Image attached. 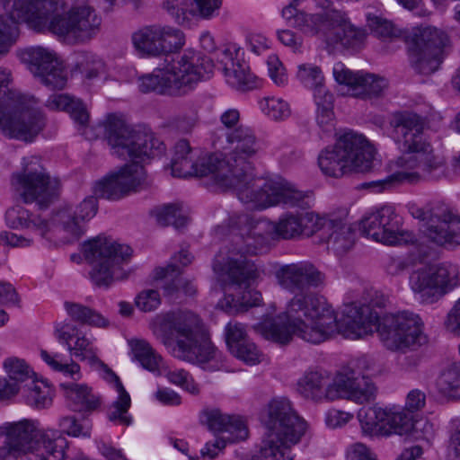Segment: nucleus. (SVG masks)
I'll list each match as a JSON object with an SVG mask.
<instances>
[{
	"mask_svg": "<svg viewBox=\"0 0 460 460\" xmlns=\"http://www.w3.org/2000/svg\"><path fill=\"white\" fill-rule=\"evenodd\" d=\"M278 285L293 297L285 311L276 318L266 317L256 329L267 340L279 344L290 342L293 336L319 344L336 334L359 339L375 331L390 350H415L428 342L420 317L409 311L385 314L382 318L375 308H382L385 298L376 290L367 291L365 302L345 306L340 320L327 299L310 289L323 288L326 276L309 261L283 264L274 272Z\"/></svg>",
	"mask_w": 460,
	"mask_h": 460,
	"instance_id": "1",
	"label": "nucleus"
},
{
	"mask_svg": "<svg viewBox=\"0 0 460 460\" xmlns=\"http://www.w3.org/2000/svg\"><path fill=\"white\" fill-rule=\"evenodd\" d=\"M319 218L314 212H287L278 222L248 213L231 216L229 226L236 232V237L213 261L217 281L223 285L247 286L260 276L258 267L249 256L258 254L274 240L312 236L317 232Z\"/></svg>",
	"mask_w": 460,
	"mask_h": 460,
	"instance_id": "2",
	"label": "nucleus"
},
{
	"mask_svg": "<svg viewBox=\"0 0 460 460\" xmlns=\"http://www.w3.org/2000/svg\"><path fill=\"white\" fill-rule=\"evenodd\" d=\"M224 136L229 152L224 159L218 157L217 177L220 188L234 189L243 203L255 209L311 207L313 191L301 190L284 179L263 181L252 177L251 160L258 154L260 145L252 128L239 125L225 130Z\"/></svg>",
	"mask_w": 460,
	"mask_h": 460,
	"instance_id": "3",
	"label": "nucleus"
},
{
	"mask_svg": "<svg viewBox=\"0 0 460 460\" xmlns=\"http://www.w3.org/2000/svg\"><path fill=\"white\" fill-rule=\"evenodd\" d=\"M104 128L111 154L124 160L130 159L132 163L111 172L96 182L94 194L102 199L119 200L146 189L151 181L140 163L161 155L164 150V143L153 132L136 130L115 115L108 116Z\"/></svg>",
	"mask_w": 460,
	"mask_h": 460,
	"instance_id": "4",
	"label": "nucleus"
},
{
	"mask_svg": "<svg viewBox=\"0 0 460 460\" xmlns=\"http://www.w3.org/2000/svg\"><path fill=\"white\" fill-rule=\"evenodd\" d=\"M389 124L394 140L406 154L394 162L396 170L394 173L382 180L366 182L364 188L381 192L402 182L438 181L447 176L445 159L434 154L424 135L427 126L424 117L410 111H396L392 114Z\"/></svg>",
	"mask_w": 460,
	"mask_h": 460,
	"instance_id": "5",
	"label": "nucleus"
},
{
	"mask_svg": "<svg viewBox=\"0 0 460 460\" xmlns=\"http://www.w3.org/2000/svg\"><path fill=\"white\" fill-rule=\"evenodd\" d=\"M11 15L36 31H49L70 44L91 40L102 23L89 4H75L66 10L65 0H13Z\"/></svg>",
	"mask_w": 460,
	"mask_h": 460,
	"instance_id": "6",
	"label": "nucleus"
},
{
	"mask_svg": "<svg viewBox=\"0 0 460 460\" xmlns=\"http://www.w3.org/2000/svg\"><path fill=\"white\" fill-rule=\"evenodd\" d=\"M55 334L57 339L66 346L69 355L41 349L42 360L54 371L74 379H78L80 376V366L73 360L72 357L86 361L91 366H101L105 372L104 378L113 385L118 394L117 399L111 404L108 418L111 421H118L119 424L128 426L131 423V418L127 413L131 404L130 396L119 376L99 359L97 349L93 342L71 323L59 325L56 328Z\"/></svg>",
	"mask_w": 460,
	"mask_h": 460,
	"instance_id": "7",
	"label": "nucleus"
},
{
	"mask_svg": "<svg viewBox=\"0 0 460 460\" xmlns=\"http://www.w3.org/2000/svg\"><path fill=\"white\" fill-rule=\"evenodd\" d=\"M65 439L52 431H37L23 419L0 425V460H62Z\"/></svg>",
	"mask_w": 460,
	"mask_h": 460,
	"instance_id": "8",
	"label": "nucleus"
},
{
	"mask_svg": "<svg viewBox=\"0 0 460 460\" xmlns=\"http://www.w3.org/2000/svg\"><path fill=\"white\" fill-rule=\"evenodd\" d=\"M214 65L207 57L194 52H184L172 58L163 68L138 78L139 91L144 93H156L171 96H183L194 89L197 84L212 73Z\"/></svg>",
	"mask_w": 460,
	"mask_h": 460,
	"instance_id": "9",
	"label": "nucleus"
},
{
	"mask_svg": "<svg viewBox=\"0 0 460 460\" xmlns=\"http://www.w3.org/2000/svg\"><path fill=\"white\" fill-rule=\"evenodd\" d=\"M261 421L266 429L258 460H293L287 451L297 444L307 430V423L285 397L274 398L267 405Z\"/></svg>",
	"mask_w": 460,
	"mask_h": 460,
	"instance_id": "10",
	"label": "nucleus"
},
{
	"mask_svg": "<svg viewBox=\"0 0 460 460\" xmlns=\"http://www.w3.org/2000/svg\"><path fill=\"white\" fill-rule=\"evenodd\" d=\"M164 322L175 339L172 355L183 361L203 365L216 358L200 317L191 311L171 312Z\"/></svg>",
	"mask_w": 460,
	"mask_h": 460,
	"instance_id": "11",
	"label": "nucleus"
},
{
	"mask_svg": "<svg viewBox=\"0 0 460 460\" xmlns=\"http://www.w3.org/2000/svg\"><path fill=\"white\" fill-rule=\"evenodd\" d=\"M374 153L373 146L362 135L347 132L320 153L318 164L324 175L341 178L351 172L371 170Z\"/></svg>",
	"mask_w": 460,
	"mask_h": 460,
	"instance_id": "12",
	"label": "nucleus"
},
{
	"mask_svg": "<svg viewBox=\"0 0 460 460\" xmlns=\"http://www.w3.org/2000/svg\"><path fill=\"white\" fill-rule=\"evenodd\" d=\"M84 254L91 265L90 278L98 287H109L123 280L128 273L122 269L132 255V249L111 238L98 236L84 243Z\"/></svg>",
	"mask_w": 460,
	"mask_h": 460,
	"instance_id": "13",
	"label": "nucleus"
},
{
	"mask_svg": "<svg viewBox=\"0 0 460 460\" xmlns=\"http://www.w3.org/2000/svg\"><path fill=\"white\" fill-rule=\"evenodd\" d=\"M44 127L42 112L26 96L9 91L0 98V129L4 136L32 141Z\"/></svg>",
	"mask_w": 460,
	"mask_h": 460,
	"instance_id": "14",
	"label": "nucleus"
},
{
	"mask_svg": "<svg viewBox=\"0 0 460 460\" xmlns=\"http://www.w3.org/2000/svg\"><path fill=\"white\" fill-rule=\"evenodd\" d=\"M409 285L423 303L434 304L460 287V269L450 261L429 264L413 270Z\"/></svg>",
	"mask_w": 460,
	"mask_h": 460,
	"instance_id": "15",
	"label": "nucleus"
},
{
	"mask_svg": "<svg viewBox=\"0 0 460 460\" xmlns=\"http://www.w3.org/2000/svg\"><path fill=\"white\" fill-rule=\"evenodd\" d=\"M370 362L366 358L349 362L331 379L332 401L346 399L363 404L373 402L377 387L370 376Z\"/></svg>",
	"mask_w": 460,
	"mask_h": 460,
	"instance_id": "16",
	"label": "nucleus"
},
{
	"mask_svg": "<svg viewBox=\"0 0 460 460\" xmlns=\"http://www.w3.org/2000/svg\"><path fill=\"white\" fill-rule=\"evenodd\" d=\"M12 185L25 203L36 202L44 208L58 197L60 184L47 173L38 159H31L24 164L22 172L13 174Z\"/></svg>",
	"mask_w": 460,
	"mask_h": 460,
	"instance_id": "17",
	"label": "nucleus"
},
{
	"mask_svg": "<svg viewBox=\"0 0 460 460\" xmlns=\"http://www.w3.org/2000/svg\"><path fill=\"white\" fill-rule=\"evenodd\" d=\"M363 232L373 240L388 245L414 244L416 235L402 229V218L393 206L376 208L362 220Z\"/></svg>",
	"mask_w": 460,
	"mask_h": 460,
	"instance_id": "18",
	"label": "nucleus"
},
{
	"mask_svg": "<svg viewBox=\"0 0 460 460\" xmlns=\"http://www.w3.org/2000/svg\"><path fill=\"white\" fill-rule=\"evenodd\" d=\"M411 214L423 222V233L430 242L439 246L460 245V217L448 208L435 207L425 210L417 208Z\"/></svg>",
	"mask_w": 460,
	"mask_h": 460,
	"instance_id": "19",
	"label": "nucleus"
},
{
	"mask_svg": "<svg viewBox=\"0 0 460 460\" xmlns=\"http://www.w3.org/2000/svg\"><path fill=\"white\" fill-rule=\"evenodd\" d=\"M135 49L143 57H157L172 53L184 45V35L181 31L161 25L145 26L135 31L131 36Z\"/></svg>",
	"mask_w": 460,
	"mask_h": 460,
	"instance_id": "20",
	"label": "nucleus"
},
{
	"mask_svg": "<svg viewBox=\"0 0 460 460\" xmlns=\"http://www.w3.org/2000/svg\"><path fill=\"white\" fill-rule=\"evenodd\" d=\"M217 155L200 156V152L191 148L188 140L181 139L174 146V152L171 162L172 174L180 178L210 175L219 186L217 177Z\"/></svg>",
	"mask_w": 460,
	"mask_h": 460,
	"instance_id": "21",
	"label": "nucleus"
},
{
	"mask_svg": "<svg viewBox=\"0 0 460 460\" xmlns=\"http://www.w3.org/2000/svg\"><path fill=\"white\" fill-rule=\"evenodd\" d=\"M22 59L40 83L51 90H62L67 83V71L56 55L42 47L26 49Z\"/></svg>",
	"mask_w": 460,
	"mask_h": 460,
	"instance_id": "22",
	"label": "nucleus"
},
{
	"mask_svg": "<svg viewBox=\"0 0 460 460\" xmlns=\"http://www.w3.org/2000/svg\"><path fill=\"white\" fill-rule=\"evenodd\" d=\"M333 76L338 84L348 87L352 96L362 99L381 97L388 87L385 77L362 71L353 72L342 63L334 65Z\"/></svg>",
	"mask_w": 460,
	"mask_h": 460,
	"instance_id": "23",
	"label": "nucleus"
},
{
	"mask_svg": "<svg viewBox=\"0 0 460 460\" xmlns=\"http://www.w3.org/2000/svg\"><path fill=\"white\" fill-rule=\"evenodd\" d=\"M97 201L93 197L84 199L75 210L64 208L52 217L53 233L60 235L64 233V243H70L80 238L84 234V221L94 217Z\"/></svg>",
	"mask_w": 460,
	"mask_h": 460,
	"instance_id": "24",
	"label": "nucleus"
},
{
	"mask_svg": "<svg viewBox=\"0 0 460 460\" xmlns=\"http://www.w3.org/2000/svg\"><path fill=\"white\" fill-rule=\"evenodd\" d=\"M317 232L323 231L327 248L337 255L348 252L355 243V229L346 217L330 215L320 217Z\"/></svg>",
	"mask_w": 460,
	"mask_h": 460,
	"instance_id": "25",
	"label": "nucleus"
},
{
	"mask_svg": "<svg viewBox=\"0 0 460 460\" xmlns=\"http://www.w3.org/2000/svg\"><path fill=\"white\" fill-rule=\"evenodd\" d=\"M220 4V0H165L164 8L178 24H183L190 16L210 17Z\"/></svg>",
	"mask_w": 460,
	"mask_h": 460,
	"instance_id": "26",
	"label": "nucleus"
},
{
	"mask_svg": "<svg viewBox=\"0 0 460 460\" xmlns=\"http://www.w3.org/2000/svg\"><path fill=\"white\" fill-rule=\"evenodd\" d=\"M217 60L218 69L223 71L227 83L233 87L245 91L256 86V76L250 73L246 64L234 61L229 49L219 51Z\"/></svg>",
	"mask_w": 460,
	"mask_h": 460,
	"instance_id": "27",
	"label": "nucleus"
},
{
	"mask_svg": "<svg viewBox=\"0 0 460 460\" xmlns=\"http://www.w3.org/2000/svg\"><path fill=\"white\" fill-rule=\"evenodd\" d=\"M297 393L305 400L314 402L332 401L331 378L322 371H306L297 381Z\"/></svg>",
	"mask_w": 460,
	"mask_h": 460,
	"instance_id": "28",
	"label": "nucleus"
},
{
	"mask_svg": "<svg viewBox=\"0 0 460 460\" xmlns=\"http://www.w3.org/2000/svg\"><path fill=\"white\" fill-rule=\"evenodd\" d=\"M406 38L410 46L422 49L440 57L444 56L445 49L449 44L448 35L444 31L433 26L414 28Z\"/></svg>",
	"mask_w": 460,
	"mask_h": 460,
	"instance_id": "29",
	"label": "nucleus"
},
{
	"mask_svg": "<svg viewBox=\"0 0 460 460\" xmlns=\"http://www.w3.org/2000/svg\"><path fill=\"white\" fill-rule=\"evenodd\" d=\"M193 257L187 250H181L178 254L172 258L171 263L165 268H158L155 270V278L156 279H165L166 282L163 286L164 295L172 297L179 290L181 279L176 278L181 273L180 263L182 267H186L191 263Z\"/></svg>",
	"mask_w": 460,
	"mask_h": 460,
	"instance_id": "30",
	"label": "nucleus"
},
{
	"mask_svg": "<svg viewBox=\"0 0 460 460\" xmlns=\"http://www.w3.org/2000/svg\"><path fill=\"white\" fill-rule=\"evenodd\" d=\"M5 220L12 228L31 229L41 236H45L49 231L53 232L52 221L49 223L21 206L9 208L5 213Z\"/></svg>",
	"mask_w": 460,
	"mask_h": 460,
	"instance_id": "31",
	"label": "nucleus"
},
{
	"mask_svg": "<svg viewBox=\"0 0 460 460\" xmlns=\"http://www.w3.org/2000/svg\"><path fill=\"white\" fill-rule=\"evenodd\" d=\"M4 367L7 373V378L0 379L13 388L8 399L16 395L24 384H29L33 379V372L24 360L17 358H8L4 362Z\"/></svg>",
	"mask_w": 460,
	"mask_h": 460,
	"instance_id": "32",
	"label": "nucleus"
},
{
	"mask_svg": "<svg viewBox=\"0 0 460 460\" xmlns=\"http://www.w3.org/2000/svg\"><path fill=\"white\" fill-rule=\"evenodd\" d=\"M61 387L74 411L94 410L100 404L99 398L85 385L70 383L62 384Z\"/></svg>",
	"mask_w": 460,
	"mask_h": 460,
	"instance_id": "33",
	"label": "nucleus"
},
{
	"mask_svg": "<svg viewBox=\"0 0 460 460\" xmlns=\"http://www.w3.org/2000/svg\"><path fill=\"white\" fill-rule=\"evenodd\" d=\"M46 107L50 111H66L73 119L81 125L88 121L89 115L85 107L79 100H75L63 93H55L49 97Z\"/></svg>",
	"mask_w": 460,
	"mask_h": 460,
	"instance_id": "34",
	"label": "nucleus"
},
{
	"mask_svg": "<svg viewBox=\"0 0 460 460\" xmlns=\"http://www.w3.org/2000/svg\"><path fill=\"white\" fill-rule=\"evenodd\" d=\"M387 410L380 407L362 408L358 412V419L365 434L369 436L384 435Z\"/></svg>",
	"mask_w": 460,
	"mask_h": 460,
	"instance_id": "35",
	"label": "nucleus"
},
{
	"mask_svg": "<svg viewBox=\"0 0 460 460\" xmlns=\"http://www.w3.org/2000/svg\"><path fill=\"white\" fill-rule=\"evenodd\" d=\"M409 59L416 73L428 75L438 69L443 57L409 45Z\"/></svg>",
	"mask_w": 460,
	"mask_h": 460,
	"instance_id": "36",
	"label": "nucleus"
},
{
	"mask_svg": "<svg viewBox=\"0 0 460 460\" xmlns=\"http://www.w3.org/2000/svg\"><path fill=\"white\" fill-rule=\"evenodd\" d=\"M133 358L151 372L160 371L164 362L160 355H158L148 342L143 340H132L130 342Z\"/></svg>",
	"mask_w": 460,
	"mask_h": 460,
	"instance_id": "37",
	"label": "nucleus"
},
{
	"mask_svg": "<svg viewBox=\"0 0 460 460\" xmlns=\"http://www.w3.org/2000/svg\"><path fill=\"white\" fill-rule=\"evenodd\" d=\"M20 391L26 403L34 408H46L52 403V391L43 382L32 379L29 384H24Z\"/></svg>",
	"mask_w": 460,
	"mask_h": 460,
	"instance_id": "38",
	"label": "nucleus"
},
{
	"mask_svg": "<svg viewBox=\"0 0 460 460\" xmlns=\"http://www.w3.org/2000/svg\"><path fill=\"white\" fill-rule=\"evenodd\" d=\"M436 385L439 394L447 398L460 397V367L451 366L442 371Z\"/></svg>",
	"mask_w": 460,
	"mask_h": 460,
	"instance_id": "39",
	"label": "nucleus"
},
{
	"mask_svg": "<svg viewBox=\"0 0 460 460\" xmlns=\"http://www.w3.org/2000/svg\"><path fill=\"white\" fill-rule=\"evenodd\" d=\"M22 22L13 19L11 9L8 14L0 15V58L9 52L10 48L16 42L19 37L17 23Z\"/></svg>",
	"mask_w": 460,
	"mask_h": 460,
	"instance_id": "40",
	"label": "nucleus"
},
{
	"mask_svg": "<svg viewBox=\"0 0 460 460\" xmlns=\"http://www.w3.org/2000/svg\"><path fill=\"white\" fill-rule=\"evenodd\" d=\"M385 425L384 435L385 436L393 433L407 434L413 429L412 416L411 413L402 411L387 410Z\"/></svg>",
	"mask_w": 460,
	"mask_h": 460,
	"instance_id": "41",
	"label": "nucleus"
},
{
	"mask_svg": "<svg viewBox=\"0 0 460 460\" xmlns=\"http://www.w3.org/2000/svg\"><path fill=\"white\" fill-rule=\"evenodd\" d=\"M155 216L157 223L162 226L172 225L176 229H181L188 222V217L183 212L182 208L175 204L157 208L155 210Z\"/></svg>",
	"mask_w": 460,
	"mask_h": 460,
	"instance_id": "42",
	"label": "nucleus"
},
{
	"mask_svg": "<svg viewBox=\"0 0 460 460\" xmlns=\"http://www.w3.org/2000/svg\"><path fill=\"white\" fill-rule=\"evenodd\" d=\"M65 308L74 321L99 327H104L108 324L107 320L102 315L80 304L66 302Z\"/></svg>",
	"mask_w": 460,
	"mask_h": 460,
	"instance_id": "43",
	"label": "nucleus"
},
{
	"mask_svg": "<svg viewBox=\"0 0 460 460\" xmlns=\"http://www.w3.org/2000/svg\"><path fill=\"white\" fill-rule=\"evenodd\" d=\"M29 420L34 423L37 431L58 432L65 439V441L66 442V447L63 450V459L62 460L65 459V457H66V450L68 447V441L66 438V437L63 435V433H66V435L71 436V437H75V438H77V437H80V436L88 438V437L91 436L90 429H85L83 425L78 423L77 420L74 416H66V417H62L59 420L58 426L61 429V431L55 430V429H39L37 427V424H36L35 421H33L31 420Z\"/></svg>",
	"mask_w": 460,
	"mask_h": 460,
	"instance_id": "44",
	"label": "nucleus"
},
{
	"mask_svg": "<svg viewBox=\"0 0 460 460\" xmlns=\"http://www.w3.org/2000/svg\"><path fill=\"white\" fill-rule=\"evenodd\" d=\"M261 106L265 114L274 120H283L291 114L289 104L281 98L266 97Z\"/></svg>",
	"mask_w": 460,
	"mask_h": 460,
	"instance_id": "45",
	"label": "nucleus"
},
{
	"mask_svg": "<svg viewBox=\"0 0 460 460\" xmlns=\"http://www.w3.org/2000/svg\"><path fill=\"white\" fill-rule=\"evenodd\" d=\"M367 24L371 31L378 38L395 39L402 35V31L391 22L376 15L367 17Z\"/></svg>",
	"mask_w": 460,
	"mask_h": 460,
	"instance_id": "46",
	"label": "nucleus"
},
{
	"mask_svg": "<svg viewBox=\"0 0 460 460\" xmlns=\"http://www.w3.org/2000/svg\"><path fill=\"white\" fill-rule=\"evenodd\" d=\"M297 79L306 87L315 88L323 84L322 69L314 64H301L297 66Z\"/></svg>",
	"mask_w": 460,
	"mask_h": 460,
	"instance_id": "47",
	"label": "nucleus"
},
{
	"mask_svg": "<svg viewBox=\"0 0 460 460\" xmlns=\"http://www.w3.org/2000/svg\"><path fill=\"white\" fill-rule=\"evenodd\" d=\"M76 66L80 73L89 80L98 77L104 71V64L102 60L84 53L78 56Z\"/></svg>",
	"mask_w": 460,
	"mask_h": 460,
	"instance_id": "48",
	"label": "nucleus"
},
{
	"mask_svg": "<svg viewBox=\"0 0 460 460\" xmlns=\"http://www.w3.org/2000/svg\"><path fill=\"white\" fill-rule=\"evenodd\" d=\"M232 415L225 414L218 409H206L202 411L200 420L209 430L224 432Z\"/></svg>",
	"mask_w": 460,
	"mask_h": 460,
	"instance_id": "49",
	"label": "nucleus"
},
{
	"mask_svg": "<svg viewBox=\"0 0 460 460\" xmlns=\"http://www.w3.org/2000/svg\"><path fill=\"white\" fill-rule=\"evenodd\" d=\"M235 358L243 361L248 365L259 364L261 360L262 354L258 349L257 346L247 340L246 341L240 343L237 348L230 351Z\"/></svg>",
	"mask_w": 460,
	"mask_h": 460,
	"instance_id": "50",
	"label": "nucleus"
},
{
	"mask_svg": "<svg viewBox=\"0 0 460 460\" xmlns=\"http://www.w3.org/2000/svg\"><path fill=\"white\" fill-rule=\"evenodd\" d=\"M199 122V114L196 109L181 112L173 117L170 125L180 133H190Z\"/></svg>",
	"mask_w": 460,
	"mask_h": 460,
	"instance_id": "51",
	"label": "nucleus"
},
{
	"mask_svg": "<svg viewBox=\"0 0 460 460\" xmlns=\"http://www.w3.org/2000/svg\"><path fill=\"white\" fill-rule=\"evenodd\" d=\"M226 342L229 351H232L240 343L249 340L243 324L237 322H230L225 328Z\"/></svg>",
	"mask_w": 460,
	"mask_h": 460,
	"instance_id": "52",
	"label": "nucleus"
},
{
	"mask_svg": "<svg viewBox=\"0 0 460 460\" xmlns=\"http://www.w3.org/2000/svg\"><path fill=\"white\" fill-rule=\"evenodd\" d=\"M224 432L229 434L227 438L231 442L242 441L248 437V428L243 419L237 415H232Z\"/></svg>",
	"mask_w": 460,
	"mask_h": 460,
	"instance_id": "53",
	"label": "nucleus"
},
{
	"mask_svg": "<svg viewBox=\"0 0 460 460\" xmlns=\"http://www.w3.org/2000/svg\"><path fill=\"white\" fill-rule=\"evenodd\" d=\"M160 304V295L155 289L144 290L136 297V305L143 312L154 311Z\"/></svg>",
	"mask_w": 460,
	"mask_h": 460,
	"instance_id": "54",
	"label": "nucleus"
},
{
	"mask_svg": "<svg viewBox=\"0 0 460 460\" xmlns=\"http://www.w3.org/2000/svg\"><path fill=\"white\" fill-rule=\"evenodd\" d=\"M269 75L272 81L279 86L285 85L288 82L286 69L276 55H271L267 60Z\"/></svg>",
	"mask_w": 460,
	"mask_h": 460,
	"instance_id": "55",
	"label": "nucleus"
},
{
	"mask_svg": "<svg viewBox=\"0 0 460 460\" xmlns=\"http://www.w3.org/2000/svg\"><path fill=\"white\" fill-rule=\"evenodd\" d=\"M444 327L451 334L460 336V297L447 314Z\"/></svg>",
	"mask_w": 460,
	"mask_h": 460,
	"instance_id": "56",
	"label": "nucleus"
},
{
	"mask_svg": "<svg viewBox=\"0 0 460 460\" xmlns=\"http://www.w3.org/2000/svg\"><path fill=\"white\" fill-rule=\"evenodd\" d=\"M353 415L337 409H331L325 416V423L328 427L335 429L348 423Z\"/></svg>",
	"mask_w": 460,
	"mask_h": 460,
	"instance_id": "57",
	"label": "nucleus"
},
{
	"mask_svg": "<svg viewBox=\"0 0 460 460\" xmlns=\"http://www.w3.org/2000/svg\"><path fill=\"white\" fill-rule=\"evenodd\" d=\"M316 121L318 126L325 132H330L334 127L333 107L316 110Z\"/></svg>",
	"mask_w": 460,
	"mask_h": 460,
	"instance_id": "58",
	"label": "nucleus"
},
{
	"mask_svg": "<svg viewBox=\"0 0 460 460\" xmlns=\"http://www.w3.org/2000/svg\"><path fill=\"white\" fill-rule=\"evenodd\" d=\"M314 96L317 109L333 107V95L326 90L324 84L314 88Z\"/></svg>",
	"mask_w": 460,
	"mask_h": 460,
	"instance_id": "59",
	"label": "nucleus"
},
{
	"mask_svg": "<svg viewBox=\"0 0 460 460\" xmlns=\"http://www.w3.org/2000/svg\"><path fill=\"white\" fill-rule=\"evenodd\" d=\"M226 441L225 438H216L213 441L206 443L204 447L200 450V454L203 457L214 459L226 447Z\"/></svg>",
	"mask_w": 460,
	"mask_h": 460,
	"instance_id": "60",
	"label": "nucleus"
},
{
	"mask_svg": "<svg viewBox=\"0 0 460 460\" xmlns=\"http://www.w3.org/2000/svg\"><path fill=\"white\" fill-rule=\"evenodd\" d=\"M239 300L241 303L240 306L243 307L244 312L247 311L249 307L260 305L262 296L261 293L257 290L245 288L239 297Z\"/></svg>",
	"mask_w": 460,
	"mask_h": 460,
	"instance_id": "61",
	"label": "nucleus"
},
{
	"mask_svg": "<svg viewBox=\"0 0 460 460\" xmlns=\"http://www.w3.org/2000/svg\"><path fill=\"white\" fill-rule=\"evenodd\" d=\"M239 297L233 295H226L225 297L218 301L217 307L227 314H237L243 312V307L240 306Z\"/></svg>",
	"mask_w": 460,
	"mask_h": 460,
	"instance_id": "62",
	"label": "nucleus"
},
{
	"mask_svg": "<svg viewBox=\"0 0 460 460\" xmlns=\"http://www.w3.org/2000/svg\"><path fill=\"white\" fill-rule=\"evenodd\" d=\"M348 460H376V456L363 444L358 443L351 447L348 453Z\"/></svg>",
	"mask_w": 460,
	"mask_h": 460,
	"instance_id": "63",
	"label": "nucleus"
},
{
	"mask_svg": "<svg viewBox=\"0 0 460 460\" xmlns=\"http://www.w3.org/2000/svg\"><path fill=\"white\" fill-rule=\"evenodd\" d=\"M447 460H460V430L454 432L450 437Z\"/></svg>",
	"mask_w": 460,
	"mask_h": 460,
	"instance_id": "64",
	"label": "nucleus"
}]
</instances>
